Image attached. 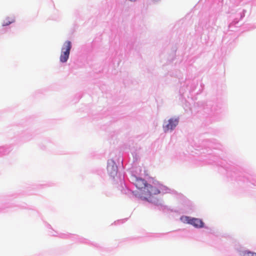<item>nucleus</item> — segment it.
Listing matches in <instances>:
<instances>
[{"mask_svg": "<svg viewBox=\"0 0 256 256\" xmlns=\"http://www.w3.org/2000/svg\"><path fill=\"white\" fill-rule=\"evenodd\" d=\"M160 193V190L158 188L150 184L147 185V188L142 190L140 192V196L142 198L154 204H158V200L155 197Z\"/></svg>", "mask_w": 256, "mask_h": 256, "instance_id": "1", "label": "nucleus"}, {"mask_svg": "<svg viewBox=\"0 0 256 256\" xmlns=\"http://www.w3.org/2000/svg\"><path fill=\"white\" fill-rule=\"evenodd\" d=\"M72 48L71 42L69 40L66 41L62 48V52L60 56V61L62 62H65L69 58L70 50Z\"/></svg>", "mask_w": 256, "mask_h": 256, "instance_id": "2", "label": "nucleus"}, {"mask_svg": "<svg viewBox=\"0 0 256 256\" xmlns=\"http://www.w3.org/2000/svg\"><path fill=\"white\" fill-rule=\"evenodd\" d=\"M184 220L188 224H190L196 228H202L204 226V223L200 219L185 216L184 218Z\"/></svg>", "mask_w": 256, "mask_h": 256, "instance_id": "3", "label": "nucleus"}, {"mask_svg": "<svg viewBox=\"0 0 256 256\" xmlns=\"http://www.w3.org/2000/svg\"><path fill=\"white\" fill-rule=\"evenodd\" d=\"M178 120L177 118H170L168 120V123L164 124L163 128L164 132L172 130L178 124Z\"/></svg>", "mask_w": 256, "mask_h": 256, "instance_id": "4", "label": "nucleus"}, {"mask_svg": "<svg viewBox=\"0 0 256 256\" xmlns=\"http://www.w3.org/2000/svg\"><path fill=\"white\" fill-rule=\"evenodd\" d=\"M134 184L138 188L141 190V191L147 188V185H148L144 180L138 178L135 180Z\"/></svg>", "mask_w": 256, "mask_h": 256, "instance_id": "5", "label": "nucleus"}, {"mask_svg": "<svg viewBox=\"0 0 256 256\" xmlns=\"http://www.w3.org/2000/svg\"><path fill=\"white\" fill-rule=\"evenodd\" d=\"M108 171L110 175L114 176L117 172V166L114 164H108Z\"/></svg>", "mask_w": 256, "mask_h": 256, "instance_id": "6", "label": "nucleus"}, {"mask_svg": "<svg viewBox=\"0 0 256 256\" xmlns=\"http://www.w3.org/2000/svg\"><path fill=\"white\" fill-rule=\"evenodd\" d=\"M15 20L14 18H8L6 20H4L2 24V26H8L10 24L14 22Z\"/></svg>", "mask_w": 256, "mask_h": 256, "instance_id": "7", "label": "nucleus"}, {"mask_svg": "<svg viewBox=\"0 0 256 256\" xmlns=\"http://www.w3.org/2000/svg\"><path fill=\"white\" fill-rule=\"evenodd\" d=\"M246 254L248 255V256H256V252H247Z\"/></svg>", "mask_w": 256, "mask_h": 256, "instance_id": "8", "label": "nucleus"}, {"mask_svg": "<svg viewBox=\"0 0 256 256\" xmlns=\"http://www.w3.org/2000/svg\"><path fill=\"white\" fill-rule=\"evenodd\" d=\"M130 1H135L136 0H130Z\"/></svg>", "mask_w": 256, "mask_h": 256, "instance_id": "9", "label": "nucleus"}]
</instances>
